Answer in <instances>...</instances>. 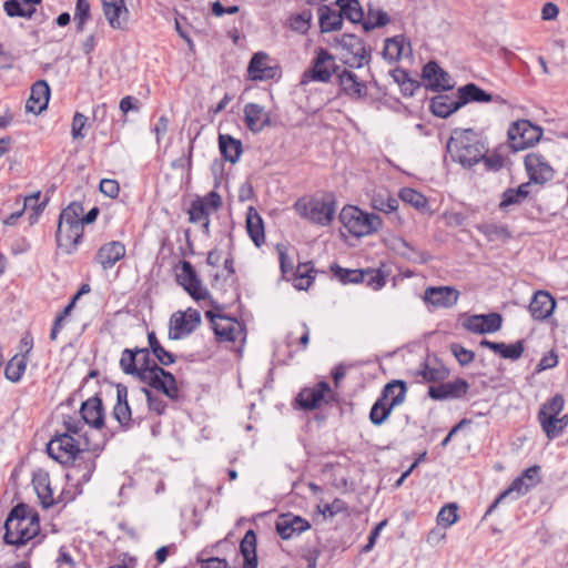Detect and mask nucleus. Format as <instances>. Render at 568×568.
Segmentation results:
<instances>
[{"instance_id":"1","label":"nucleus","mask_w":568,"mask_h":568,"mask_svg":"<svg viewBox=\"0 0 568 568\" xmlns=\"http://www.w3.org/2000/svg\"><path fill=\"white\" fill-rule=\"evenodd\" d=\"M119 364L125 374L136 377L150 388L162 393L173 402L180 400L181 393L175 376L158 363L153 362L152 367L142 366V364L138 366L136 352L133 348H125L121 353Z\"/></svg>"},{"instance_id":"2","label":"nucleus","mask_w":568,"mask_h":568,"mask_svg":"<svg viewBox=\"0 0 568 568\" xmlns=\"http://www.w3.org/2000/svg\"><path fill=\"white\" fill-rule=\"evenodd\" d=\"M3 541L21 547L40 532L39 515L27 504L14 506L4 521Z\"/></svg>"},{"instance_id":"3","label":"nucleus","mask_w":568,"mask_h":568,"mask_svg":"<svg viewBox=\"0 0 568 568\" xmlns=\"http://www.w3.org/2000/svg\"><path fill=\"white\" fill-rule=\"evenodd\" d=\"M447 152L454 162L469 169L484 159L487 148L473 129H455L447 142Z\"/></svg>"},{"instance_id":"4","label":"nucleus","mask_w":568,"mask_h":568,"mask_svg":"<svg viewBox=\"0 0 568 568\" xmlns=\"http://www.w3.org/2000/svg\"><path fill=\"white\" fill-rule=\"evenodd\" d=\"M83 213L81 203H70L60 214L55 234L57 245L65 254L77 251L83 236V226L80 216Z\"/></svg>"},{"instance_id":"5","label":"nucleus","mask_w":568,"mask_h":568,"mask_svg":"<svg viewBox=\"0 0 568 568\" xmlns=\"http://www.w3.org/2000/svg\"><path fill=\"white\" fill-rule=\"evenodd\" d=\"M294 210L300 216L315 224L327 226L336 212V200L333 193L315 196H303L294 203Z\"/></svg>"},{"instance_id":"6","label":"nucleus","mask_w":568,"mask_h":568,"mask_svg":"<svg viewBox=\"0 0 568 568\" xmlns=\"http://www.w3.org/2000/svg\"><path fill=\"white\" fill-rule=\"evenodd\" d=\"M83 450H91V443L87 434L81 440L69 433H58L47 444L48 455L62 465H69V462Z\"/></svg>"},{"instance_id":"7","label":"nucleus","mask_w":568,"mask_h":568,"mask_svg":"<svg viewBox=\"0 0 568 568\" xmlns=\"http://www.w3.org/2000/svg\"><path fill=\"white\" fill-rule=\"evenodd\" d=\"M339 221L356 237L369 235L382 227V219L378 215L365 213L353 205L342 209Z\"/></svg>"},{"instance_id":"8","label":"nucleus","mask_w":568,"mask_h":568,"mask_svg":"<svg viewBox=\"0 0 568 568\" xmlns=\"http://www.w3.org/2000/svg\"><path fill=\"white\" fill-rule=\"evenodd\" d=\"M175 280L176 283L181 285L193 300L202 301L209 298L211 305L215 310L222 311L223 307L220 304H217L214 300H212L210 292L205 287H203L202 281L191 262L181 261L176 265Z\"/></svg>"},{"instance_id":"9","label":"nucleus","mask_w":568,"mask_h":568,"mask_svg":"<svg viewBox=\"0 0 568 568\" xmlns=\"http://www.w3.org/2000/svg\"><path fill=\"white\" fill-rule=\"evenodd\" d=\"M341 67L336 64L335 57L325 48H317L312 60V67L303 73L304 79L327 83Z\"/></svg>"},{"instance_id":"10","label":"nucleus","mask_w":568,"mask_h":568,"mask_svg":"<svg viewBox=\"0 0 568 568\" xmlns=\"http://www.w3.org/2000/svg\"><path fill=\"white\" fill-rule=\"evenodd\" d=\"M509 146L521 151L532 146L542 135V130L528 120L513 122L507 132Z\"/></svg>"},{"instance_id":"11","label":"nucleus","mask_w":568,"mask_h":568,"mask_svg":"<svg viewBox=\"0 0 568 568\" xmlns=\"http://www.w3.org/2000/svg\"><path fill=\"white\" fill-rule=\"evenodd\" d=\"M393 386H395V384H386L383 387L379 397L375 400L369 410V420L375 426L383 425L390 416L393 409L404 403V387L399 395L393 396L389 403H387L388 393Z\"/></svg>"},{"instance_id":"12","label":"nucleus","mask_w":568,"mask_h":568,"mask_svg":"<svg viewBox=\"0 0 568 568\" xmlns=\"http://www.w3.org/2000/svg\"><path fill=\"white\" fill-rule=\"evenodd\" d=\"M100 447L91 445V450H83L74 456V459L69 462L70 474L68 477H77L79 484H87L90 481L95 468L97 457L99 456Z\"/></svg>"},{"instance_id":"13","label":"nucleus","mask_w":568,"mask_h":568,"mask_svg":"<svg viewBox=\"0 0 568 568\" xmlns=\"http://www.w3.org/2000/svg\"><path fill=\"white\" fill-rule=\"evenodd\" d=\"M335 41L343 50L353 55V62H347L349 67L359 69L371 62V48L356 34L344 33Z\"/></svg>"},{"instance_id":"14","label":"nucleus","mask_w":568,"mask_h":568,"mask_svg":"<svg viewBox=\"0 0 568 568\" xmlns=\"http://www.w3.org/2000/svg\"><path fill=\"white\" fill-rule=\"evenodd\" d=\"M470 389L469 383L460 377L440 382L428 387V396L434 400L464 399Z\"/></svg>"},{"instance_id":"15","label":"nucleus","mask_w":568,"mask_h":568,"mask_svg":"<svg viewBox=\"0 0 568 568\" xmlns=\"http://www.w3.org/2000/svg\"><path fill=\"white\" fill-rule=\"evenodd\" d=\"M222 206V197L215 192L211 191L205 196H197L191 202L189 213V221L191 223H199L207 220L210 214L217 211Z\"/></svg>"},{"instance_id":"16","label":"nucleus","mask_w":568,"mask_h":568,"mask_svg":"<svg viewBox=\"0 0 568 568\" xmlns=\"http://www.w3.org/2000/svg\"><path fill=\"white\" fill-rule=\"evenodd\" d=\"M426 89L433 92L448 91L454 88L452 77L436 61L427 62L422 70Z\"/></svg>"},{"instance_id":"17","label":"nucleus","mask_w":568,"mask_h":568,"mask_svg":"<svg viewBox=\"0 0 568 568\" xmlns=\"http://www.w3.org/2000/svg\"><path fill=\"white\" fill-rule=\"evenodd\" d=\"M332 394V388L327 382H318L313 387H304L296 397V403L304 410L320 408L328 400L326 397Z\"/></svg>"},{"instance_id":"18","label":"nucleus","mask_w":568,"mask_h":568,"mask_svg":"<svg viewBox=\"0 0 568 568\" xmlns=\"http://www.w3.org/2000/svg\"><path fill=\"white\" fill-rule=\"evenodd\" d=\"M128 387L124 384H116V403L113 407L112 415L120 424L123 430L131 429L135 424L140 425L142 418L136 416L132 417V410L128 402Z\"/></svg>"},{"instance_id":"19","label":"nucleus","mask_w":568,"mask_h":568,"mask_svg":"<svg viewBox=\"0 0 568 568\" xmlns=\"http://www.w3.org/2000/svg\"><path fill=\"white\" fill-rule=\"evenodd\" d=\"M525 168L530 183L544 185L555 176V170L547 162L546 158L539 153H528L525 156Z\"/></svg>"},{"instance_id":"20","label":"nucleus","mask_w":568,"mask_h":568,"mask_svg":"<svg viewBox=\"0 0 568 568\" xmlns=\"http://www.w3.org/2000/svg\"><path fill=\"white\" fill-rule=\"evenodd\" d=\"M201 324V314L194 308H187L185 312H178L171 317V339H179L181 336L189 335Z\"/></svg>"},{"instance_id":"21","label":"nucleus","mask_w":568,"mask_h":568,"mask_svg":"<svg viewBox=\"0 0 568 568\" xmlns=\"http://www.w3.org/2000/svg\"><path fill=\"white\" fill-rule=\"evenodd\" d=\"M80 415L84 424L94 429H102L105 424V409L101 397L97 394L81 404Z\"/></svg>"},{"instance_id":"22","label":"nucleus","mask_w":568,"mask_h":568,"mask_svg":"<svg viewBox=\"0 0 568 568\" xmlns=\"http://www.w3.org/2000/svg\"><path fill=\"white\" fill-rule=\"evenodd\" d=\"M310 528L311 524L308 520L291 513L282 514L275 523L277 534L285 540L298 536Z\"/></svg>"},{"instance_id":"23","label":"nucleus","mask_w":568,"mask_h":568,"mask_svg":"<svg viewBox=\"0 0 568 568\" xmlns=\"http://www.w3.org/2000/svg\"><path fill=\"white\" fill-rule=\"evenodd\" d=\"M339 90L353 100H359L367 95V87L364 81L351 70L344 69L336 73Z\"/></svg>"},{"instance_id":"24","label":"nucleus","mask_w":568,"mask_h":568,"mask_svg":"<svg viewBox=\"0 0 568 568\" xmlns=\"http://www.w3.org/2000/svg\"><path fill=\"white\" fill-rule=\"evenodd\" d=\"M459 292L452 286H430L425 290L424 301L434 307L450 308L457 304Z\"/></svg>"},{"instance_id":"25","label":"nucleus","mask_w":568,"mask_h":568,"mask_svg":"<svg viewBox=\"0 0 568 568\" xmlns=\"http://www.w3.org/2000/svg\"><path fill=\"white\" fill-rule=\"evenodd\" d=\"M244 121L247 129L253 133H260L272 125L271 115L264 106L250 102L244 106Z\"/></svg>"},{"instance_id":"26","label":"nucleus","mask_w":568,"mask_h":568,"mask_svg":"<svg viewBox=\"0 0 568 568\" xmlns=\"http://www.w3.org/2000/svg\"><path fill=\"white\" fill-rule=\"evenodd\" d=\"M126 250L122 242L111 241L103 244L95 254V261L106 271L125 256Z\"/></svg>"},{"instance_id":"27","label":"nucleus","mask_w":568,"mask_h":568,"mask_svg":"<svg viewBox=\"0 0 568 568\" xmlns=\"http://www.w3.org/2000/svg\"><path fill=\"white\" fill-rule=\"evenodd\" d=\"M450 372L449 369L439 361H435L430 363L429 361H424L419 367L412 373V375L416 378L420 377V382L439 384L448 378Z\"/></svg>"},{"instance_id":"28","label":"nucleus","mask_w":568,"mask_h":568,"mask_svg":"<svg viewBox=\"0 0 568 568\" xmlns=\"http://www.w3.org/2000/svg\"><path fill=\"white\" fill-rule=\"evenodd\" d=\"M556 301L549 292L537 291L528 308L534 320L545 321L554 313Z\"/></svg>"},{"instance_id":"29","label":"nucleus","mask_w":568,"mask_h":568,"mask_svg":"<svg viewBox=\"0 0 568 568\" xmlns=\"http://www.w3.org/2000/svg\"><path fill=\"white\" fill-rule=\"evenodd\" d=\"M50 99V88L44 80L36 81L31 87V93L27 101L28 112L40 114L47 109Z\"/></svg>"},{"instance_id":"30","label":"nucleus","mask_w":568,"mask_h":568,"mask_svg":"<svg viewBox=\"0 0 568 568\" xmlns=\"http://www.w3.org/2000/svg\"><path fill=\"white\" fill-rule=\"evenodd\" d=\"M268 55L265 52H256L253 54L247 72L252 80L263 81L274 79L277 68L267 64Z\"/></svg>"},{"instance_id":"31","label":"nucleus","mask_w":568,"mask_h":568,"mask_svg":"<svg viewBox=\"0 0 568 568\" xmlns=\"http://www.w3.org/2000/svg\"><path fill=\"white\" fill-rule=\"evenodd\" d=\"M32 484L40 504L44 509H49L57 504V500L53 498L49 473L42 469L34 471Z\"/></svg>"},{"instance_id":"32","label":"nucleus","mask_w":568,"mask_h":568,"mask_svg":"<svg viewBox=\"0 0 568 568\" xmlns=\"http://www.w3.org/2000/svg\"><path fill=\"white\" fill-rule=\"evenodd\" d=\"M456 94L458 100L457 106L460 108L471 102L483 103L493 101V95L475 83H467L458 88Z\"/></svg>"},{"instance_id":"33","label":"nucleus","mask_w":568,"mask_h":568,"mask_svg":"<svg viewBox=\"0 0 568 568\" xmlns=\"http://www.w3.org/2000/svg\"><path fill=\"white\" fill-rule=\"evenodd\" d=\"M530 489L531 487L527 485V483L521 478V476H518L504 491H501L497 496V498L486 510L484 518L489 516L497 508V506L500 503H503L506 498L511 497L513 499H518L519 497L526 495Z\"/></svg>"},{"instance_id":"34","label":"nucleus","mask_w":568,"mask_h":568,"mask_svg":"<svg viewBox=\"0 0 568 568\" xmlns=\"http://www.w3.org/2000/svg\"><path fill=\"white\" fill-rule=\"evenodd\" d=\"M318 22L322 33L338 31L343 28V13L323 4L318 8Z\"/></svg>"},{"instance_id":"35","label":"nucleus","mask_w":568,"mask_h":568,"mask_svg":"<svg viewBox=\"0 0 568 568\" xmlns=\"http://www.w3.org/2000/svg\"><path fill=\"white\" fill-rule=\"evenodd\" d=\"M458 105V100L453 99L447 94H438L433 97L429 101V110L430 112L438 118L446 119L454 112L460 109Z\"/></svg>"},{"instance_id":"36","label":"nucleus","mask_w":568,"mask_h":568,"mask_svg":"<svg viewBox=\"0 0 568 568\" xmlns=\"http://www.w3.org/2000/svg\"><path fill=\"white\" fill-rule=\"evenodd\" d=\"M257 538L253 529H248L240 544V552L244 558L243 565L245 568L257 567V555H256Z\"/></svg>"},{"instance_id":"37","label":"nucleus","mask_w":568,"mask_h":568,"mask_svg":"<svg viewBox=\"0 0 568 568\" xmlns=\"http://www.w3.org/2000/svg\"><path fill=\"white\" fill-rule=\"evenodd\" d=\"M476 230L480 232L489 242H506L511 237V232L506 224L483 222L477 224Z\"/></svg>"},{"instance_id":"38","label":"nucleus","mask_w":568,"mask_h":568,"mask_svg":"<svg viewBox=\"0 0 568 568\" xmlns=\"http://www.w3.org/2000/svg\"><path fill=\"white\" fill-rule=\"evenodd\" d=\"M530 182L520 184L518 187H509L501 194V201L498 205L499 210L506 211L511 205L521 204L529 195Z\"/></svg>"},{"instance_id":"39","label":"nucleus","mask_w":568,"mask_h":568,"mask_svg":"<svg viewBox=\"0 0 568 568\" xmlns=\"http://www.w3.org/2000/svg\"><path fill=\"white\" fill-rule=\"evenodd\" d=\"M390 22L388 13L382 9L375 8L373 4H367L366 13L364 12L363 29L369 32L377 28H383Z\"/></svg>"},{"instance_id":"40","label":"nucleus","mask_w":568,"mask_h":568,"mask_svg":"<svg viewBox=\"0 0 568 568\" xmlns=\"http://www.w3.org/2000/svg\"><path fill=\"white\" fill-rule=\"evenodd\" d=\"M103 13L110 27L115 30H123L129 19V10L125 3L104 7Z\"/></svg>"},{"instance_id":"41","label":"nucleus","mask_w":568,"mask_h":568,"mask_svg":"<svg viewBox=\"0 0 568 568\" xmlns=\"http://www.w3.org/2000/svg\"><path fill=\"white\" fill-rule=\"evenodd\" d=\"M219 146L221 154L231 163H236L242 154V142L229 134H220Z\"/></svg>"},{"instance_id":"42","label":"nucleus","mask_w":568,"mask_h":568,"mask_svg":"<svg viewBox=\"0 0 568 568\" xmlns=\"http://www.w3.org/2000/svg\"><path fill=\"white\" fill-rule=\"evenodd\" d=\"M148 343L151 349V353L156 358V363L163 367V366H170L176 362V356L166 351L160 341L156 337L155 332L151 331L148 333Z\"/></svg>"},{"instance_id":"43","label":"nucleus","mask_w":568,"mask_h":568,"mask_svg":"<svg viewBox=\"0 0 568 568\" xmlns=\"http://www.w3.org/2000/svg\"><path fill=\"white\" fill-rule=\"evenodd\" d=\"M247 233L253 243L260 247L265 242L264 225L261 216L256 211L250 209L246 217Z\"/></svg>"},{"instance_id":"44","label":"nucleus","mask_w":568,"mask_h":568,"mask_svg":"<svg viewBox=\"0 0 568 568\" xmlns=\"http://www.w3.org/2000/svg\"><path fill=\"white\" fill-rule=\"evenodd\" d=\"M223 321L225 322L224 324L217 323L213 326L216 341L220 343L235 342L240 333L239 323L227 316Z\"/></svg>"},{"instance_id":"45","label":"nucleus","mask_w":568,"mask_h":568,"mask_svg":"<svg viewBox=\"0 0 568 568\" xmlns=\"http://www.w3.org/2000/svg\"><path fill=\"white\" fill-rule=\"evenodd\" d=\"M28 358L26 354H16L6 365L4 376L12 383L21 381L27 368Z\"/></svg>"},{"instance_id":"46","label":"nucleus","mask_w":568,"mask_h":568,"mask_svg":"<svg viewBox=\"0 0 568 568\" xmlns=\"http://www.w3.org/2000/svg\"><path fill=\"white\" fill-rule=\"evenodd\" d=\"M335 4L343 13V19L346 18L352 23L363 24L364 10L358 0H336Z\"/></svg>"},{"instance_id":"47","label":"nucleus","mask_w":568,"mask_h":568,"mask_svg":"<svg viewBox=\"0 0 568 568\" xmlns=\"http://www.w3.org/2000/svg\"><path fill=\"white\" fill-rule=\"evenodd\" d=\"M399 200L388 192H378L372 196V207L383 213H392L398 210Z\"/></svg>"},{"instance_id":"48","label":"nucleus","mask_w":568,"mask_h":568,"mask_svg":"<svg viewBox=\"0 0 568 568\" xmlns=\"http://www.w3.org/2000/svg\"><path fill=\"white\" fill-rule=\"evenodd\" d=\"M405 37L402 34L395 36L393 38H387L385 40V45L383 49V55L386 60L390 62L398 61L404 51Z\"/></svg>"},{"instance_id":"49","label":"nucleus","mask_w":568,"mask_h":568,"mask_svg":"<svg viewBox=\"0 0 568 568\" xmlns=\"http://www.w3.org/2000/svg\"><path fill=\"white\" fill-rule=\"evenodd\" d=\"M316 271L308 264H298L294 272V286L297 290H307L315 280Z\"/></svg>"},{"instance_id":"50","label":"nucleus","mask_w":568,"mask_h":568,"mask_svg":"<svg viewBox=\"0 0 568 568\" xmlns=\"http://www.w3.org/2000/svg\"><path fill=\"white\" fill-rule=\"evenodd\" d=\"M331 271L334 274V276L343 284L363 283V276H364L363 270L344 268V267L339 266L338 264H332Z\"/></svg>"},{"instance_id":"51","label":"nucleus","mask_w":568,"mask_h":568,"mask_svg":"<svg viewBox=\"0 0 568 568\" xmlns=\"http://www.w3.org/2000/svg\"><path fill=\"white\" fill-rule=\"evenodd\" d=\"M564 396L556 394L542 405L538 413V419H542L545 417H558L564 409Z\"/></svg>"},{"instance_id":"52","label":"nucleus","mask_w":568,"mask_h":568,"mask_svg":"<svg viewBox=\"0 0 568 568\" xmlns=\"http://www.w3.org/2000/svg\"><path fill=\"white\" fill-rule=\"evenodd\" d=\"M525 351V341L518 339L513 344L498 343L496 354H499L503 358L517 361L521 357Z\"/></svg>"},{"instance_id":"53","label":"nucleus","mask_w":568,"mask_h":568,"mask_svg":"<svg viewBox=\"0 0 568 568\" xmlns=\"http://www.w3.org/2000/svg\"><path fill=\"white\" fill-rule=\"evenodd\" d=\"M313 14L311 10H303L301 13L293 14L290 18V28L301 34H306L311 28Z\"/></svg>"},{"instance_id":"54","label":"nucleus","mask_w":568,"mask_h":568,"mask_svg":"<svg viewBox=\"0 0 568 568\" xmlns=\"http://www.w3.org/2000/svg\"><path fill=\"white\" fill-rule=\"evenodd\" d=\"M399 199L407 204H410L415 209H424L427 205V199L420 192L410 189L404 187L399 191Z\"/></svg>"},{"instance_id":"55","label":"nucleus","mask_w":568,"mask_h":568,"mask_svg":"<svg viewBox=\"0 0 568 568\" xmlns=\"http://www.w3.org/2000/svg\"><path fill=\"white\" fill-rule=\"evenodd\" d=\"M141 393L144 394L148 403V408L154 412L158 416L166 413L168 404L160 396L155 395L150 388L142 387Z\"/></svg>"},{"instance_id":"56","label":"nucleus","mask_w":568,"mask_h":568,"mask_svg":"<svg viewBox=\"0 0 568 568\" xmlns=\"http://www.w3.org/2000/svg\"><path fill=\"white\" fill-rule=\"evenodd\" d=\"M363 283L373 290L382 288L386 283V276L381 270L367 268L363 270Z\"/></svg>"},{"instance_id":"57","label":"nucleus","mask_w":568,"mask_h":568,"mask_svg":"<svg viewBox=\"0 0 568 568\" xmlns=\"http://www.w3.org/2000/svg\"><path fill=\"white\" fill-rule=\"evenodd\" d=\"M457 510L458 507L454 503L444 506L437 515L438 524L446 527L454 525L458 520Z\"/></svg>"},{"instance_id":"58","label":"nucleus","mask_w":568,"mask_h":568,"mask_svg":"<svg viewBox=\"0 0 568 568\" xmlns=\"http://www.w3.org/2000/svg\"><path fill=\"white\" fill-rule=\"evenodd\" d=\"M483 323V334L495 333L500 329L503 316L499 313H489L480 315Z\"/></svg>"},{"instance_id":"59","label":"nucleus","mask_w":568,"mask_h":568,"mask_svg":"<svg viewBox=\"0 0 568 568\" xmlns=\"http://www.w3.org/2000/svg\"><path fill=\"white\" fill-rule=\"evenodd\" d=\"M84 423L82 418H77L73 416H65L63 418V426L65 430L63 433H69L72 436H78V439L83 440V435L85 433H82V429L84 427Z\"/></svg>"},{"instance_id":"60","label":"nucleus","mask_w":568,"mask_h":568,"mask_svg":"<svg viewBox=\"0 0 568 568\" xmlns=\"http://www.w3.org/2000/svg\"><path fill=\"white\" fill-rule=\"evenodd\" d=\"M39 193L31 195L29 197H24L23 201L20 199H17L16 203L20 206L17 211L12 212L8 216L3 219V223L6 225L12 226L16 225L17 221L22 216L24 213L26 206L28 205L29 201L38 200Z\"/></svg>"},{"instance_id":"61","label":"nucleus","mask_w":568,"mask_h":568,"mask_svg":"<svg viewBox=\"0 0 568 568\" xmlns=\"http://www.w3.org/2000/svg\"><path fill=\"white\" fill-rule=\"evenodd\" d=\"M450 351L462 366L469 365L475 358V353L473 351H469L457 343H453L450 345Z\"/></svg>"},{"instance_id":"62","label":"nucleus","mask_w":568,"mask_h":568,"mask_svg":"<svg viewBox=\"0 0 568 568\" xmlns=\"http://www.w3.org/2000/svg\"><path fill=\"white\" fill-rule=\"evenodd\" d=\"M538 420L548 439H554L562 434L561 428L558 427V417H545Z\"/></svg>"},{"instance_id":"63","label":"nucleus","mask_w":568,"mask_h":568,"mask_svg":"<svg viewBox=\"0 0 568 568\" xmlns=\"http://www.w3.org/2000/svg\"><path fill=\"white\" fill-rule=\"evenodd\" d=\"M87 121H88V118L84 114H82L80 112H75L73 120H72V129H71V134L74 140L84 138V133L82 131L85 128Z\"/></svg>"},{"instance_id":"64","label":"nucleus","mask_w":568,"mask_h":568,"mask_svg":"<svg viewBox=\"0 0 568 568\" xmlns=\"http://www.w3.org/2000/svg\"><path fill=\"white\" fill-rule=\"evenodd\" d=\"M100 191L104 195H106L111 199H115L119 195L120 186H119L118 181H115V180L103 179L100 182Z\"/></svg>"}]
</instances>
